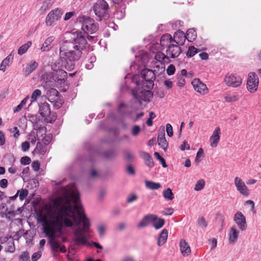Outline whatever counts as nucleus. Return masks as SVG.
I'll list each match as a JSON object with an SVG mask.
<instances>
[{
	"mask_svg": "<svg viewBox=\"0 0 261 261\" xmlns=\"http://www.w3.org/2000/svg\"><path fill=\"white\" fill-rule=\"evenodd\" d=\"M160 43L162 46L168 47L169 44H173L172 36L168 34L163 35L161 38Z\"/></svg>",
	"mask_w": 261,
	"mask_h": 261,
	"instance_id": "nucleus-25",
	"label": "nucleus"
},
{
	"mask_svg": "<svg viewBox=\"0 0 261 261\" xmlns=\"http://www.w3.org/2000/svg\"><path fill=\"white\" fill-rule=\"evenodd\" d=\"M63 14V11L60 8H55L51 10L46 15L45 23L46 26H53L60 20Z\"/></svg>",
	"mask_w": 261,
	"mask_h": 261,
	"instance_id": "nucleus-6",
	"label": "nucleus"
},
{
	"mask_svg": "<svg viewBox=\"0 0 261 261\" xmlns=\"http://www.w3.org/2000/svg\"><path fill=\"white\" fill-rule=\"evenodd\" d=\"M40 114L44 118V120L47 122L52 123L56 120V116L50 115V110L49 105L44 102L42 103L39 108Z\"/></svg>",
	"mask_w": 261,
	"mask_h": 261,
	"instance_id": "nucleus-7",
	"label": "nucleus"
},
{
	"mask_svg": "<svg viewBox=\"0 0 261 261\" xmlns=\"http://www.w3.org/2000/svg\"><path fill=\"white\" fill-rule=\"evenodd\" d=\"M50 6L51 4L49 2L44 0L38 10L39 13L40 14H44L47 10L50 8Z\"/></svg>",
	"mask_w": 261,
	"mask_h": 261,
	"instance_id": "nucleus-32",
	"label": "nucleus"
},
{
	"mask_svg": "<svg viewBox=\"0 0 261 261\" xmlns=\"http://www.w3.org/2000/svg\"><path fill=\"white\" fill-rule=\"evenodd\" d=\"M154 156L159 160V161L161 163H165V160L160 156V154L158 152H155L154 154Z\"/></svg>",
	"mask_w": 261,
	"mask_h": 261,
	"instance_id": "nucleus-62",
	"label": "nucleus"
},
{
	"mask_svg": "<svg viewBox=\"0 0 261 261\" xmlns=\"http://www.w3.org/2000/svg\"><path fill=\"white\" fill-rule=\"evenodd\" d=\"M19 261H30L29 253L27 251L22 252L19 255Z\"/></svg>",
	"mask_w": 261,
	"mask_h": 261,
	"instance_id": "nucleus-41",
	"label": "nucleus"
},
{
	"mask_svg": "<svg viewBox=\"0 0 261 261\" xmlns=\"http://www.w3.org/2000/svg\"><path fill=\"white\" fill-rule=\"evenodd\" d=\"M37 137L38 140L39 141H42L45 144V145L48 144L50 142L52 138V137L50 134L46 135V133L43 135L41 134L38 136Z\"/></svg>",
	"mask_w": 261,
	"mask_h": 261,
	"instance_id": "nucleus-28",
	"label": "nucleus"
},
{
	"mask_svg": "<svg viewBox=\"0 0 261 261\" xmlns=\"http://www.w3.org/2000/svg\"><path fill=\"white\" fill-rule=\"evenodd\" d=\"M74 43L64 41L60 47V56L61 58L70 62L77 60L81 55V51L87 43L86 40L82 35V33H75L74 34Z\"/></svg>",
	"mask_w": 261,
	"mask_h": 261,
	"instance_id": "nucleus-2",
	"label": "nucleus"
},
{
	"mask_svg": "<svg viewBox=\"0 0 261 261\" xmlns=\"http://www.w3.org/2000/svg\"><path fill=\"white\" fill-rule=\"evenodd\" d=\"M204 185H205V181L204 180H203V179L199 180L196 182V184L195 186L194 190L197 191H200L204 188Z\"/></svg>",
	"mask_w": 261,
	"mask_h": 261,
	"instance_id": "nucleus-40",
	"label": "nucleus"
},
{
	"mask_svg": "<svg viewBox=\"0 0 261 261\" xmlns=\"http://www.w3.org/2000/svg\"><path fill=\"white\" fill-rule=\"evenodd\" d=\"M8 180L7 179H2L0 181V186L2 188H5L7 187Z\"/></svg>",
	"mask_w": 261,
	"mask_h": 261,
	"instance_id": "nucleus-58",
	"label": "nucleus"
},
{
	"mask_svg": "<svg viewBox=\"0 0 261 261\" xmlns=\"http://www.w3.org/2000/svg\"><path fill=\"white\" fill-rule=\"evenodd\" d=\"M63 195L56 198L54 201L55 211L42 218L43 231L51 239L50 241L52 251L57 252L60 247L58 242L55 240L56 232H61L63 225L71 227L73 222L67 217L72 218L74 223L79 225L81 222L83 228H77L74 231L73 241L76 245L90 246L87 239L86 233L90 226L89 220L86 216L83 206L80 203L79 192L74 184L63 187Z\"/></svg>",
	"mask_w": 261,
	"mask_h": 261,
	"instance_id": "nucleus-1",
	"label": "nucleus"
},
{
	"mask_svg": "<svg viewBox=\"0 0 261 261\" xmlns=\"http://www.w3.org/2000/svg\"><path fill=\"white\" fill-rule=\"evenodd\" d=\"M13 60L12 54L7 56L0 64V70L5 72L7 67L9 66Z\"/></svg>",
	"mask_w": 261,
	"mask_h": 261,
	"instance_id": "nucleus-21",
	"label": "nucleus"
},
{
	"mask_svg": "<svg viewBox=\"0 0 261 261\" xmlns=\"http://www.w3.org/2000/svg\"><path fill=\"white\" fill-rule=\"evenodd\" d=\"M173 209L171 207L167 208L162 212V214L165 216L171 215L173 214Z\"/></svg>",
	"mask_w": 261,
	"mask_h": 261,
	"instance_id": "nucleus-52",
	"label": "nucleus"
},
{
	"mask_svg": "<svg viewBox=\"0 0 261 261\" xmlns=\"http://www.w3.org/2000/svg\"><path fill=\"white\" fill-rule=\"evenodd\" d=\"M30 148V144L28 142H24L21 144V149L23 151H26Z\"/></svg>",
	"mask_w": 261,
	"mask_h": 261,
	"instance_id": "nucleus-56",
	"label": "nucleus"
},
{
	"mask_svg": "<svg viewBox=\"0 0 261 261\" xmlns=\"http://www.w3.org/2000/svg\"><path fill=\"white\" fill-rule=\"evenodd\" d=\"M41 257V253L39 252H35L32 256V260L33 261H37Z\"/></svg>",
	"mask_w": 261,
	"mask_h": 261,
	"instance_id": "nucleus-55",
	"label": "nucleus"
},
{
	"mask_svg": "<svg viewBox=\"0 0 261 261\" xmlns=\"http://www.w3.org/2000/svg\"><path fill=\"white\" fill-rule=\"evenodd\" d=\"M31 162V159L27 156L21 158L20 160V163H30Z\"/></svg>",
	"mask_w": 261,
	"mask_h": 261,
	"instance_id": "nucleus-61",
	"label": "nucleus"
},
{
	"mask_svg": "<svg viewBox=\"0 0 261 261\" xmlns=\"http://www.w3.org/2000/svg\"><path fill=\"white\" fill-rule=\"evenodd\" d=\"M125 170L126 172L130 175H134L135 174L134 167L130 164L126 167Z\"/></svg>",
	"mask_w": 261,
	"mask_h": 261,
	"instance_id": "nucleus-46",
	"label": "nucleus"
},
{
	"mask_svg": "<svg viewBox=\"0 0 261 261\" xmlns=\"http://www.w3.org/2000/svg\"><path fill=\"white\" fill-rule=\"evenodd\" d=\"M233 221L241 230L244 231L247 229L246 219L242 212L239 211L234 214Z\"/></svg>",
	"mask_w": 261,
	"mask_h": 261,
	"instance_id": "nucleus-10",
	"label": "nucleus"
},
{
	"mask_svg": "<svg viewBox=\"0 0 261 261\" xmlns=\"http://www.w3.org/2000/svg\"><path fill=\"white\" fill-rule=\"evenodd\" d=\"M142 79L145 81L143 85L146 83V87L148 89L144 90L142 91L140 95H135L136 98L138 99L140 101H149L151 98L152 94L151 92L149 90L151 88L153 85V80L154 78V74L153 72L147 69H144L142 70L140 74Z\"/></svg>",
	"mask_w": 261,
	"mask_h": 261,
	"instance_id": "nucleus-3",
	"label": "nucleus"
},
{
	"mask_svg": "<svg viewBox=\"0 0 261 261\" xmlns=\"http://www.w3.org/2000/svg\"><path fill=\"white\" fill-rule=\"evenodd\" d=\"M158 144L160 146L164 151H166L168 147V143L165 139L164 130L159 133L158 136Z\"/></svg>",
	"mask_w": 261,
	"mask_h": 261,
	"instance_id": "nucleus-19",
	"label": "nucleus"
},
{
	"mask_svg": "<svg viewBox=\"0 0 261 261\" xmlns=\"http://www.w3.org/2000/svg\"><path fill=\"white\" fill-rule=\"evenodd\" d=\"M180 148L181 150H185L186 149L189 150L190 149V145L187 142L184 141L180 145Z\"/></svg>",
	"mask_w": 261,
	"mask_h": 261,
	"instance_id": "nucleus-57",
	"label": "nucleus"
},
{
	"mask_svg": "<svg viewBox=\"0 0 261 261\" xmlns=\"http://www.w3.org/2000/svg\"><path fill=\"white\" fill-rule=\"evenodd\" d=\"M55 39V37L54 36H50L46 38L40 48L41 50L43 52L48 51L50 48L49 46Z\"/></svg>",
	"mask_w": 261,
	"mask_h": 261,
	"instance_id": "nucleus-24",
	"label": "nucleus"
},
{
	"mask_svg": "<svg viewBox=\"0 0 261 261\" xmlns=\"http://www.w3.org/2000/svg\"><path fill=\"white\" fill-rule=\"evenodd\" d=\"M145 184L146 187L150 190H157L161 187V185L160 183L154 182L150 180H145Z\"/></svg>",
	"mask_w": 261,
	"mask_h": 261,
	"instance_id": "nucleus-30",
	"label": "nucleus"
},
{
	"mask_svg": "<svg viewBox=\"0 0 261 261\" xmlns=\"http://www.w3.org/2000/svg\"><path fill=\"white\" fill-rule=\"evenodd\" d=\"M38 63L36 61H33L26 68V71L28 72V73H31L38 67Z\"/></svg>",
	"mask_w": 261,
	"mask_h": 261,
	"instance_id": "nucleus-37",
	"label": "nucleus"
},
{
	"mask_svg": "<svg viewBox=\"0 0 261 261\" xmlns=\"http://www.w3.org/2000/svg\"><path fill=\"white\" fill-rule=\"evenodd\" d=\"M54 102H55V107L57 109H59L63 103V99L59 97V98L55 100Z\"/></svg>",
	"mask_w": 261,
	"mask_h": 261,
	"instance_id": "nucleus-49",
	"label": "nucleus"
},
{
	"mask_svg": "<svg viewBox=\"0 0 261 261\" xmlns=\"http://www.w3.org/2000/svg\"><path fill=\"white\" fill-rule=\"evenodd\" d=\"M82 30L87 34H93L97 30V24L89 17L83 16L80 19Z\"/></svg>",
	"mask_w": 261,
	"mask_h": 261,
	"instance_id": "nucleus-5",
	"label": "nucleus"
},
{
	"mask_svg": "<svg viewBox=\"0 0 261 261\" xmlns=\"http://www.w3.org/2000/svg\"><path fill=\"white\" fill-rule=\"evenodd\" d=\"M13 132L14 133V134H13L14 138H17L19 136V131L18 130L17 127L15 126L14 127Z\"/></svg>",
	"mask_w": 261,
	"mask_h": 261,
	"instance_id": "nucleus-64",
	"label": "nucleus"
},
{
	"mask_svg": "<svg viewBox=\"0 0 261 261\" xmlns=\"http://www.w3.org/2000/svg\"><path fill=\"white\" fill-rule=\"evenodd\" d=\"M47 96L48 100L51 102H54L59 98L58 92L57 90L54 88L49 89L47 92Z\"/></svg>",
	"mask_w": 261,
	"mask_h": 261,
	"instance_id": "nucleus-26",
	"label": "nucleus"
},
{
	"mask_svg": "<svg viewBox=\"0 0 261 261\" xmlns=\"http://www.w3.org/2000/svg\"><path fill=\"white\" fill-rule=\"evenodd\" d=\"M32 44L31 41H28L26 43L22 45L18 49V54L21 56L25 54Z\"/></svg>",
	"mask_w": 261,
	"mask_h": 261,
	"instance_id": "nucleus-31",
	"label": "nucleus"
},
{
	"mask_svg": "<svg viewBox=\"0 0 261 261\" xmlns=\"http://www.w3.org/2000/svg\"><path fill=\"white\" fill-rule=\"evenodd\" d=\"M198 51V49L194 46H190L189 47L188 52L187 53V56L189 57H192L194 56Z\"/></svg>",
	"mask_w": 261,
	"mask_h": 261,
	"instance_id": "nucleus-42",
	"label": "nucleus"
},
{
	"mask_svg": "<svg viewBox=\"0 0 261 261\" xmlns=\"http://www.w3.org/2000/svg\"><path fill=\"white\" fill-rule=\"evenodd\" d=\"M204 157V151L202 148L199 149L196 157V162H200Z\"/></svg>",
	"mask_w": 261,
	"mask_h": 261,
	"instance_id": "nucleus-43",
	"label": "nucleus"
},
{
	"mask_svg": "<svg viewBox=\"0 0 261 261\" xmlns=\"http://www.w3.org/2000/svg\"><path fill=\"white\" fill-rule=\"evenodd\" d=\"M36 135L37 134L32 131L28 135V139L32 144H35L36 141Z\"/></svg>",
	"mask_w": 261,
	"mask_h": 261,
	"instance_id": "nucleus-44",
	"label": "nucleus"
},
{
	"mask_svg": "<svg viewBox=\"0 0 261 261\" xmlns=\"http://www.w3.org/2000/svg\"><path fill=\"white\" fill-rule=\"evenodd\" d=\"M220 127H216L209 139L210 145L212 148H216L218 146L220 140Z\"/></svg>",
	"mask_w": 261,
	"mask_h": 261,
	"instance_id": "nucleus-13",
	"label": "nucleus"
},
{
	"mask_svg": "<svg viewBox=\"0 0 261 261\" xmlns=\"http://www.w3.org/2000/svg\"><path fill=\"white\" fill-rule=\"evenodd\" d=\"M46 145H43L40 142H38L34 152L37 154H44L46 152Z\"/></svg>",
	"mask_w": 261,
	"mask_h": 261,
	"instance_id": "nucleus-29",
	"label": "nucleus"
},
{
	"mask_svg": "<svg viewBox=\"0 0 261 261\" xmlns=\"http://www.w3.org/2000/svg\"><path fill=\"white\" fill-rule=\"evenodd\" d=\"M137 199V196L135 194H132L128 196L126 201L127 203H131Z\"/></svg>",
	"mask_w": 261,
	"mask_h": 261,
	"instance_id": "nucleus-54",
	"label": "nucleus"
},
{
	"mask_svg": "<svg viewBox=\"0 0 261 261\" xmlns=\"http://www.w3.org/2000/svg\"><path fill=\"white\" fill-rule=\"evenodd\" d=\"M168 238V230L166 229H164L161 232L158 240V245L161 246L164 245Z\"/></svg>",
	"mask_w": 261,
	"mask_h": 261,
	"instance_id": "nucleus-23",
	"label": "nucleus"
},
{
	"mask_svg": "<svg viewBox=\"0 0 261 261\" xmlns=\"http://www.w3.org/2000/svg\"><path fill=\"white\" fill-rule=\"evenodd\" d=\"M108 8V3L103 0L98 1L93 7L95 15L100 20H106L109 18Z\"/></svg>",
	"mask_w": 261,
	"mask_h": 261,
	"instance_id": "nucleus-4",
	"label": "nucleus"
},
{
	"mask_svg": "<svg viewBox=\"0 0 261 261\" xmlns=\"http://www.w3.org/2000/svg\"><path fill=\"white\" fill-rule=\"evenodd\" d=\"M6 250L7 251L10 252L11 253L14 252L15 250L14 242H8Z\"/></svg>",
	"mask_w": 261,
	"mask_h": 261,
	"instance_id": "nucleus-45",
	"label": "nucleus"
},
{
	"mask_svg": "<svg viewBox=\"0 0 261 261\" xmlns=\"http://www.w3.org/2000/svg\"><path fill=\"white\" fill-rule=\"evenodd\" d=\"M192 84L194 90L201 95H205L208 92V89L206 85L198 79H194L192 81Z\"/></svg>",
	"mask_w": 261,
	"mask_h": 261,
	"instance_id": "nucleus-12",
	"label": "nucleus"
},
{
	"mask_svg": "<svg viewBox=\"0 0 261 261\" xmlns=\"http://www.w3.org/2000/svg\"><path fill=\"white\" fill-rule=\"evenodd\" d=\"M154 218L153 214H148L145 216L138 224V227L142 228L147 226L150 223H152V221L153 220Z\"/></svg>",
	"mask_w": 261,
	"mask_h": 261,
	"instance_id": "nucleus-18",
	"label": "nucleus"
},
{
	"mask_svg": "<svg viewBox=\"0 0 261 261\" xmlns=\"http://www.w3.org/2000/svg\"><path fill=\"white\" fill-rule=\"evenodd\" d=\"M163 196L167 200H171L174 198V194L171 189L168 188L163 191Z\"/></svg>",
	"mask_w": 261,
	"mask_h": 261,
	"instance_id": "nucleus-34",
	"label": "nucleus"
},
{
	"mask_svg": "<svg viewBox=\"0 0 261 261\" xmlns=\"http://www.w3.org/2000/svg\"><path fill=\"white\" fill-rule=\"evenodd\" d=\"M52 69L55 71V74H54L55 81H62L66 79L67 73L62 69L61 66H58L55 63L52 65Z\"/></svg>",
	"mask_w": 261,
	"mask_h": 261,
	"instance_id": "nucleus-11",
	"label": "nucleus"
},
{
	"mask_svg": "<svg viewBox=\"0 0 261 261\" xmlns=\"http://www.w3.org/2000/svg\"><path fill=\"white\" fill-rule=\"evenodd\" d=\"M154 219L152 221V226L156 229H159L165 224V220L163 218H158L155 215H154Z\"/></svg>",
	"mask_w": 261,
	"mask_h": 261,
	"instance_id": "nucleus-27",
	"label": "nucleus"
},
{
	"mask_svg": "<svg viewBox=\"0 0 261 261\" xmlns=\"http://www.w3.org/2000/svg\"><path fill=\"white\" fill-rule=\"evenodd\" d=\"M234 185L237 187L238 191L244 196H248L249 191L245 185L244 182L239 177H236L234 179Z\"/></svg>",
	"mask_w": 261,
	"mask_h": 261,
	"instance_id": "nucleus-15",
	"label": "nucleus"
},
{
	"mask_svg": "<svg viewBox=\"0 0 261 261\" xmlns=\"http://www.w3.org/2000/svg\"><path fill=\"white\" fill-rule=\"evenodd\" d=\"M140 132V128L139 126H135L132 128V134L133 136H137Z\"/></svg>",
	"mask_w": 261,
	"mask_h": 261,
	"instance_id": "nucleus-53",
	"label": "nucleus"
},
{
	"mask_svg": "<svg viewBox=\"0 0 261 261\" xmlns=\"http://www.w3.org/2000/svg\"><path fill=\"white\" fill-rule=\"evenodd\" d=\"M41 91L39 89H36L34 90L31 95L32 100L31 104L34 101H36L38 98L41 96Z\"/></svg>",
	"mask_w": 261,
	"mask_h": 261,
	"instance_id": "nucleus-36",
	"label": "nucleus"
},
{
	"mask_svg": "<svg viewBox=\"0 0 261 261\" xmlns=\"http://www.w3.org/2000/svg\"><path fill=\"white\" fill-rule=\"evenodd\" d=\"M186 35L182 31L176 32L172 38L173 43H175L177 45H182L184 44L186 38Z\"/></svg>",
	"mask_w": 261,
	"mask_h": 261,
	"instance_id": "nucleus-20",
	"label": "nucleus"
},
{
	"mask_svg": "<svg viewBox=\"0 0 261 261\" xmlns=\"http://www.w3.org/2000/svg\"><path fill=\"white\" fill-rule=\"evenodd\" d=\"M225 101L227 102H232L237 101L239 99V97L236 95H228L224 97Z\"/></svg>",
	"mask_w": 261,
	"mask_h": 261,
	"instance_id": "nucleus-38",
	"label": "nucleus"
},
{
	"mask_svg": "<svg viewBox=\"0 0 261 261\" xmlns=\"http://www.w3.org/2000/svg\"><path fill=\"white\" fill-rule=\"evenodd\" d=\"M17 195L19 196V199L21 200H23L27 197L28 195V191L26 189H21L17 191Z\"/></svg>",
	"mask_w": 261,
	"mask_h": 261,
	"instance_id": "nucleus-39",
	"label": "nucleus"
},
{
	"mask_svg": "<svg viewBox=\"0 0 261 261\" xmlns=\"http://www.w3.org/2000/svg\"><path fill=\"white\" fill-rule=\"evenodd\" d=\"M180 250L181 254L184 256H187L191 252V248L188 243L184 239H181L179 242Z\"/></svg>",
	"mask_w": 261,
	"mask_h": 261,
	"instance_id": "nucleus-16",
	"label": "nucleus"
},
{
	"mask_svg": "<svg viewBox=\"0 0 261 261\" xmlns=\"http://www.w3.org/2000/svg\"><path fill=\"white\" fill-rule=\"evenodd\" d=\"M175 70V67L173 65L171 64L168 67L167 69V73L168 75H171L174 73Z\"/></svg>",
	"mask_w": 261,
	"mask_h": 261,
	"instance_id": "nucleus-50",
	"label": "nucleus"
},
{
	"mask_svg": "<svg viewBox=\"0 0 261 261\" xmlns=\"http://www.w3.org/2000/svg\"><path fill=\"white\" fill-rule=\"evenodd\" d=\"M186 38L190 41L195 40L197 37L196 31L193 29H189L187 32Z\"/></svg>",
	"mask_w": 261,
	"mask_h": 261,
	"instance_id": "nucleus-33",
	"label": "nucleus"
},
{
	"mask_svg": "<svg viewBox=\"0 0 261 261\" xmlns=\"http://www.w3.org/2000/svg\"><path fill=\"white\" fill-rule=\"evenodd\" d=\"M165 58H167V57L166 55H165V54H164L163 53H159L156 55V59H158L159 60H160L161 59L162 60H164Z\"/></svg>",
	"mask_w": 261,
	"mask_h": 261,
	"instance_id": "nucleus-60",
	"label": "nucleus"
},
{
	"mask_svg": "<svg viewBox=\"0 0 261 261\" xmlns=\"http://www.w3.org/2000/svg\"><path fill=\"white\" fill-rule=\"evenodd\" d=\"M166 130L167 135L171 137L173 136V129L171 125L169 123H167L166 125Z\"/></svg>",
	"mask_w": 261,
	"mask_h": 261,
	"instance_id": "nucleus-48",
	"label": "nucleus"
},
{
	"mask_svg": "<svg viewBox=\"0 0 261 261\" xmlns=\"http://www.w3.org/2000/svg\"><path fill=\"white\" fill-rule=\"evenodd\" d=\"M54 73L52 72H44L41 77V81L42 84L44 83L43 86H49L52 82V80L54 81Z\"/></svg>",
	"mask_w": 261,
	"mask_h": 261,
	"instance_id": "nucleus-17",
	"label": "nucleus"
},
{
	"mask_svg": "<svg viewBox=\"0 0 261 261\" xmlns=\"http://www.w3.org/2000/svg\"><path fill=\"white\" fill-rule=\"evenodd\" d=\"M229 242L230 243H235L239 237V231L236 227L232 226L231 227L229 232Z\"/></svg>",
	"mask_w": 261,
	"mask_h": 261,
	"instance_id": "nucleus-22",
	"label": "nucleus"
},
{
	"mask_svg": "<svg viewBox=\"0 0 261 261\" xmlns=\"http://www.w3.org/2000/svg\"><path fill=\"white\" fill-rule=\"evenodd\" d=\"M224 82L228 86L237 87L241 85L242 80L237 75L228 73L225 76Z\"/></svg>",
	"mask_w": 261,
	"mask_h": 261,
	"instance_id": "nucleus-9",
	"label": "nucleus"
},
{
	"mask_svg": "<svg viewBox=\"0 0 261 261\" xmlns=\"http://www.w3.org/2000/svg\"><path fill=\"white\" fill-rule=\"evenodd\" d=\"M199 56L202 60H206L208 58V54L205 52H202L201 53L199 54Z\"/></svg>",
	"mask_w": 261,
	"mask_h": 261,
	"instance_id": "nucleus-63",
	"label": "nucleus"
},
{
	"mask_svg": "<svg viewBox=\"0 0 261 261\" xmlns=\"http://www.w3.org/2000/svg\"><path fill=\"white\" fill-rule=\"evenodd\" d=\"M166 53L167 59L169 58H175L180 55L181 49L178 45L173 43L169 45Z\"/></svg>",
	"mask_w": 261,
	"mask_h": 261,
	"instance_id": "nucleus-14",
	"label": "nucleus"
},
{
	"mask_svg": "<svg viewBox=\"0 0 261 261\" xmlns=\"http://www.w3.org/2000/svg\"><path fill=\"white\" fill-rule=\"evenodd\" d=\"M33 128L35 130H37V136H39L40 134H45L46 133V128L43 126H40L38 124H34Z\"/></svg>",
	"mask_w": 261,
	"mask_h": 261,
	"instance_id": "nucleus-35",
	"label": "nucleus"
},
{
	"mask_svg": "<svg viewBox=\"0 0 261 261\" xmlns=\"http://www.w3.org/2000/svg\"><path fill=\"white\" fill-rule=\"evenodd\" d=\"M106 228L103 225H100L98 227V230L100 236H103L105 233Z\"/></svg>",
	"mask_w": 261,
	"mask_h": 261,
	"instance_id": "nucleus-59",
	"label": "nucleus"
},
{
	"mask_svg": "<svg viewBox=\"0 0 261 261\" xmlns=\"http://www.w3.org/2000/svg\"><path fill=\"white\" fill-rule=\"evenodd\" d=\"M259 80L256 74L254 72H251L248 74L247 83V88L251 93H254L258 89Z\"/></svg>",
	"mask_w": 261,
	"mask_h": 261,
	"instance_id": "nucleus-8",
	"label": "nucleus"
},
{
	"mask_svg": "<svg viewBox=\"0 0 261 261\" xmlns=\"http://www.w3.org/2000/svg\"><path fill=\"white\" fill-rule=\"evenodd\" d=\"M74 14L75 12L73 11L66 13L64 17V21H67L69 20L71 17H72L74 15Z\"/></svg>",
	"mask_w": 261,
	"mask_h": 261,
	"instance_id": "nucleus-51",
	"label": "nucleus"
},
{
	"mask_svg": "<svg viewBox=\"0 0 261 261\" xmlns=\"http://www.w3.org/2000/svg\"><path fill=\"white\" fill-rule=\"evenodd\" d=\"M197 222L199 226L201 227H206L207 226L205 219L203 217L199 218L197 220Z\"/></svg>",
	"mask_w": 261,
	"mask_h": 261,
	"instance_id": "nucleus-47",
	"label": "nucleus"
}]
</instances>
